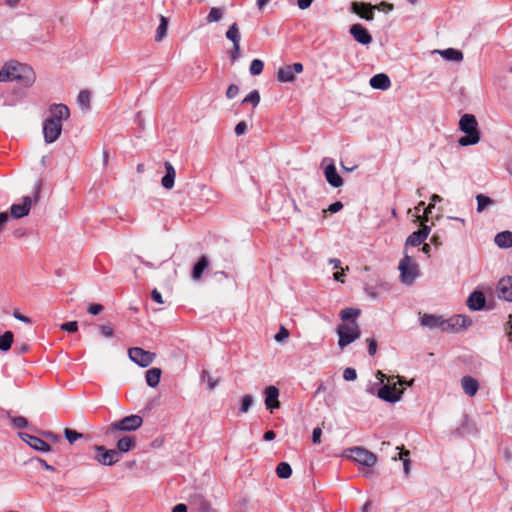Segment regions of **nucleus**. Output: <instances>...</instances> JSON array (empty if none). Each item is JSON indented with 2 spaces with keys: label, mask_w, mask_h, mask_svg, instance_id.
I'll return each instance as SVG.
<instances>
[{
  "label": "nucleus",
  "mask_w": 512,
  "mask_h": 512,
  "mask_svg": "<svg viewBox=\"0 0 512 512\" xmlns=\"http://www.w3.org/2000/svg\"><path fill=\"white\" fill-rule=\"evenodd\" d=\"M18 81L24 87H30L35 76L31 67L16 60L6 62L0 69V82Z\"/></svg>",
  "instance_id": "1"
},
{
  "label": "nucleus",
  "mask_w": 512,
  "mask_h": 512,
  "mask_svg": "<svg viewBox=\"0 0 512 512\" xmlns=\"http://www.w3.org/2000/svg\"><path fill=\"white\" fill-rule=\"evenodd\" d=\"M377 378L381 382H383L385 379H387L388 384L383 385L378 390L377 395L380 399L390 402V403H395V402L400 401L402 394H403V390L396 388V383L394 382V379H397V382L400 385L405 384V385L411 386L413 384V380L406 381L403 377H400V376L386 377V375L380 371L377 373Z\"/></svg>",
  "instance_id": "2"
},
{
  "label": "nucleus",
  "mask_w": 512,
  "mask_h": 512,
  "mask_svg": "<svg viewBox=\"0 0 512 512\" xmlns=\"http://www.w3.org/2000/svg\"><path fill=\"white\" fill-rule=\"evenodd\" d=\"M459 129L466 135L459 138L460 146L475 145L480 141L478 122L472 114H464L459 121Z\"/></svg>",
  "instance_id": "3"
},
{
  "label": "nucleus",
  "mask_w": 512,
  "mask_h": 512,
  "mask_svg": "<svg viewBox=\"0 0 512 512\" xmlns=\"http://www.w3.org/2000/svg\"><path fill=\"white\" fill-rule=\"evenodd\" d=\"M398 269L401 282L408 286L420 276L419 265L407 254L400 260Z\"/></svg>",
  "instance_id": "4"
},
{
  "label": "nucleus",
  "mask_w": 512,
  "mask_h": 512,
  "mask_svg": "<svg viewBox=\"0 0 512 512\" xmlns=\"http://www.w3.org/2000/svg\"><path fill=\"white\" fill-rule=\"evenodd\" d=\"M337 334L339 337L338 345L340 349H344L360 337L361 331L357 321H350L340 324L337 327Z\"/></svg>",
  "instance_id": "5"
},
{
  "label": "nucleus",
  "mask_w": 512,
  "mask_h": 512,
  "mask_svg": "<svg viewBox=\"0 0 512 512\" xmlns=\"http://www.w3.org/2000/svg\"><path fill=\"white\" fill-rule=\"evenodd\" d=\"M143 423V419L139 415H129L121 419L120 421H115L109 425L107 428L108 434H114L119 431L123 432H131L137 430L141 427Z\"/></svg>",
  "instance_id": "6"
},
{
  "label": "nucleus",
  "mask_w": 512,
  "mask_h": 512,
  "mask_svg": "<svg viewBox=\"0 0 512 512\" xmlns=\"http://www.w3.org/2000/svg\"><path fill=\"white\" fill-rule=\"evenodd\" d=\"M347 452L349 458H351L356 463L366 467L374 466L377 461L376 455L374 453L362 447H353L350 448Z\"/></svg>",
  "instance_id": "7"
},
{
  "label": "nucleus",
  "mask_w": 512,
  "mask_h": 512,
  "mask_svg": "<svg viewBox=\"0 0 512 512\" xmlns=\"http://www.w3.org/2000/svg\"><path fill=\"white\" fill-rule=\"evenodd\" d=\"M93 448L96 451L94 459L101 465L111 466L121 458L115 449H106L102 445H95Z\"/></svg>",
  "instance_id": "8"
},
{
  "label": "nucleus",
  "mask_w": 512,
  "mask_h": 512,
  "mask_svg": "<svg viewBox=\"0 0 512 512\" xmlns=\"http://www.w3.org/2000/svg\"><path fill=\"white\" fill-rule=\"evenodd\" d=\"M128 356L131 361L135 362L141 367L149 366L155 358L154 353L146 351L139 347L130 348L128 350Z\"/></svg>",
  "instance_id": "9"
},
{
  "label": "nucleus",
  "mask_w": 512,
  "mask_h": 512,
  "mask_svg": "<svg viewBox=\"0 0 512 512\" xmlns=\"http://www.w3.org/2000/svg\"><path fill=\"white\" fill-rule=\"evenodd\" d=\"M38 199V194L36 193L34 199L30 196H24L22 198V203L13 204L10 207V214L13 218L19 219L27 216L30 212L32 204L36 202Z\"/></svg>",
  "instance_id": "10"
},
{
  "label": "nucleus",
  "mask_w": 512,
  "mask_h": 512,
  "mask_svg": "<svg viewBox=\"0 0 512 512\" xmlns=\"http://www.w3.org/2000/svg\"><path fill=\"white\" fill-rule=\"evenodd\" d=\"M445 331L446 332H459L468 328L472 324V320L462 314L454 315L448 319H445Z\"/></svg>",
  "instance_id": "11"
},
{
  "label": "nucleus",
  "mask_w": 512,
  "mask_h": 512,
  "mask_svg": "<svg viewBox=\"0 0 512 512\" xmlns=\"http://www.w3.org/2000/svg\"><path fill=\"white\" fill-rule=\"evenodd\" d=\"M62 132V124L56 123L52 120L45 119L43 123V134L46 143L55 142Z\"/></svg>",
  "instance_id": "12"
},
{
  "label": "nucleus",
  "mask_w": 512,
  "mask_h": 512,
  "mask_svg": "<svg viewBox=\"0 0 512 512\" xmlns=\"http://www.w3.org/2000/svg\"><path fill=\"white\" fill-rule=\"evenodd\" d=\"M70 116L69 108L64 104H53L49 109V117L47 119L56 123H61L67 120Z\"/></svg>",
  "instance_id": "13"
},
{
  "label": "nucleus",
  "mask_w": 512,
  "mask_h": 512,
  "mask_svg": "<svg viewBox=\"0 0 512 512\" xmlns=\"http://www.w3.org/2000/svg\"><path fill=\"white\" fill-rule=\"evenodd\" d=\"M497 296L508 302H512V276H506L499 280Z\"/></svg>",
  "instance_id": "14"
},
{
  "label": "nucleus",
  "mask_w": 512,
  "mask_h": 512,
  "mask_svg": "<svg viewBox=\"0 0 512 512\" xmlns=\"http://www.w3.org/2000/svg\"><path fill=\"white\" fill-rule=\"evenodd\" d=\"M264 396H265V406L268 410L273 411L274 409H277L280 407L279 402V390L276 386H268L264 390Z\"/></svg>",
  "instance_id": "15"
},
{
  "label": "nucleus",
  "mask_w": 512,
  "mask_h": 512,
  "mask_svg": "<svg viewBox=\"0 0 512 512\" xmlns=\"http://www.w3.org/2000/svg\"><path fill=\"white\" fill-rule=\"evenodd\" d=\"M350 34L358 43L362 45H368L372 42V36L361 24H353L350 27Z\"/></svg>",
  "instance_id": "16"
},
{
  "label": "nucleus",
  "mask_w": 512,
  "mask_h": 512,
  "mask_svg": "<svg viewBox=\"0 0 512 512\" xmlns=\"http://www.w3.org/2000/svg\"><path fill=\"white\" fill-rule=\"evenodd\" d=\"M352 11L367 21L374 19V7L371 4L363 2H353L351 5Z\"/></svg>",
  "instance_id": "17"
},
{
  "label": "nucleus",
  "mask_w": 512,
  "mask_h": 512,
  "mask_svg": "<svg viewBox=\"0 0 512 512\" xmlns=\"http://www.w3.org/2000/svg\"><path fill=\"white\" fill-rule=\"evenodd\" d=\"M421 325L428 327L429 329H441L442 331H445L446 322L441 316L424 314L421 317Z\"/></svg>",
  "instance_id": "18"
},
{
  "label": "nucleus",
  "mask_w": 512,
  "mask_h": 512,
  "mask_svg": "<svg viewBox=\"0 0 512 512\" xmlns=\"http://www.w3.org/2000/svg\"><path fill=\"white\" fill-rule=\"evenodd\" d=\"M324 175L327 182L335 188L342 186L343 180L340 175L337 173L336 167L334 163L331 161L324 169Z\"/></svg>",
  "instance_id": "19"
},
{
  "label": "nucleus",
  "mask_w": 512,
  "mask_h": 512,
  "mask_svg": "<svg viewBox=\"0 0 512 512\" xmlns=\"http://www.w3.org/2000/svg\"><path fill=\"white\" fill-rule=\"evenodd\" d=\"M486 303L485 296L480 291H474L470 294L467 300L468 307L473 311H478L484 308Z\"/></svg>",
  "instance_id": "20"
},
{
  "label": "nucleus",
  "mask_w": 512,
  "mask_h": 512,
  "mask_svg": "<svg viewBox=\"0 0 512 512\" xmlns=\"http://www.w3.org/2000/svg\"><path fill=\"white\" fill-rule=\"evenodd\" d=\"M164 166L166 174L162 177L161 184L165 189L170 190L174 186L176 171L169 161H166Z\"/></svg>",
  "instance_id": "21"
},
{
  "label": "nucleus",
  "mask_w": 512,
  "mask_h": 512,
  "mask_svg": "<svg viewBox=\"0 0 512 512\" xmlns=\"http://www.w3.org/2000/svg\"><path fill=\"white\" fill-rule=\"evenodd\" d=\"M369 84L373 89L387 90L391 86V81L386 74L379 73L370 79Z\"/></svg>",
  "instance_id": "22"
},
{
  "label": "nucleus",
  "mask_w": 512,
  "mask_h": 512,
  "mask_svg": "<svg viewBox=\"0 0 512 512\" xmlns=\"http://www.w3.org/2000/svg\"><path fill=\"white\" fill-rule=\"evenodd\" d=\"M461 385L465 394H467L470 397L475 396L479 389L478 381L471 376H464L461 379Z\"/></svg>",
  "instance_id": "23"
},
{
  "label": "nucleus",
  "mask_w": 512,
  "mask_h": 512,
  "mask_svg": "<svg viewBox=\"0 0 512 512\" xmlns=\"http://www.w3.org/2000/svg\"><path fill=\"white\" fill-rule=\"evenodd\" d=\"M434 52L440 54L441 57L447 61L461 62L464 58L463 53L460 50L454 48L435 50Z\"/></svg>",
  "instance_id": "24"
},
{
  "label": "nucleus",
  "mask_w": 512,
  "mask_h": 512,
  "mask_svg": "<svg viewBox=\"0 0 512 512\" xmlns=\"http://www.w3.org/2000/svg\"><path fill=\"white\" fill-rule=\"evenodd\" d=\"M495 244L500 248L512 247V232L502 231L495 236Z\"/></svg>",
  "instance_id": "25"
},
{
  "label": "nucleus",
  "mask_w": 512,
  "mask_h": 512,
  "mask_svg": "<svg viewBox=\"0 0 512 512\" xmlns=\"http://www.w3.org/2000/svg\"><path fill=\"white\" fill-rule=\"evenodd\" d=\"M136 445L135 439L130 436H124L117 441V452L120 453H126L130 451L132 448H134Z\"/></svg>",
  "instance_id": "26"
},
{
  "label": "nucleus",
  "mask_w": 512,
  "mask_h": 512,
  "mask_svg": "<svg viewBox=\"0 0 512 512\" xmlns=\"http://www.w3.org/2000/svg\"><path fill=\"white\" fill-rule=\"evenodd\" d=\"M162 371L160 368H151L146 372V383L149 387H156L160 382Z\"/></svg>",
  "instance_id": "27"
},
{
  "label": "nucleus",
  "mask_w": 512,
  "mask_h": 512,
  "mask_svg": "<svg viewBox=\"0 0 512 512\" xmlns=\"http://www.w3.org/2000/svg\"><path fill=\"white\" fill-rule=\"evenodd\" d=\"M209 261L206 256L200 257L198 262L193 267L192 277L194 280H199L202 277L204 270L208 267Z\"/></svg>",
  "instance_id": "28"
},
{
  "label": "nucleus",
  "mask_w": 512,
  "mask_h": 512,
  "mask_svg": "<svg viewBox=\"0 0 512 512\" xmlns=\"http://www.w3.org/2000/svg\"><path fill=\"white\" fill-rule=\"evenodd\" d=\"M277 78L280 82L290 83L295 80V74L291 66L287 65L278 70Z\"/></svg>",
  "instance_id": "29"
},
{
  "label": "nucleus",
  "mask_w": 512,
  "mask_h": 512,
  "mask_svg": "<svg viewBox=\"0 0 512 512\" xmlns=\"http://www.w3.org/2000/svg\"><path fill=\"white\" fill-rule=\"evenodd\" d=\"M360 310L355 308H344L340 312V318L343 323H347L350 321H356V318L359 316Z\"/></svg>",
  "instance_id": "30"
},
{
  "label": "nucleus",
  "mask_w": 512,
  "mask_h": 512,
  "mask_svg": "<svg viewBox=\"0 0 512 512\" xmlns=\"http://www.w3.org/2000/svg\"><path fill=\"white\" fill-rule=\"evenodd\" d=\"M14 341V334L12 331H6L3 335L0 336V350L2 352H7Z\"/></svg>",
  "instance_id": "31"
},
{
  "label": "nucleus",
  "mask_w": 512,
  "mask_h": 512,
  "mask_svg": "<svg viewBox=\"0 0 512 512\" xmlns=\"http://www.w3.org/2000/svg\"><path fill=\"white\" fill-rule=\"evenodd\" d=\"M476 201H477V209L476 210L478 213H482L487 207L494 204L493 199H491L490 197L483 195V194H478L476 196Z\"/></svg>",
  "instance_id": "32"
},
{
  "label": "nucleus",
  "mask_w": 512,
  "mask_h": 512,
  "mask_svg": "<svg viewBox=\"0 0 512 512\" xmlns=\"http://www.w3.org/2000/svg\"><path fill=\"white\" fill-rule=\"evenodd\" d=\"M31 441L32 442L29 444V446L37 451L49 452L51 450V446L39 437L35 436V438L31 439Z\"/></svg>",
  "instance_id": "33"
},
{
  "label": "nucleus",
  "mask_w": 512,
  "mask_h": 512,
  "mask_svg": "<svg viewBox=\"0 0 512 512\" xmlns=\"http://www.w3.org/2000/svg\"><path fill=\"white\" fill-rule=\"evenodd\" d=\"M276 474L281 479H287L292 474L291 466L287 462H280L276 468Z\"/></svg>",
  "instance_id": "34"
},
{
  "label": "nucleus",
  "mask_w": 512,
  "mask_h": 512,
  "mask_svg": "<svg viewBox=\"0 0 512 512\" xmlns=\"http://www.w3.org/2000/svg\"><path fill=\"white\" fill-rule=\"evenodd\" d=\"M167 28H168L167 18L164 16H160V23L156 30V36H155L156 41H161L166 36Z\"/></svg>",
  "instance_id": "35"
},
{
  "label": "nucleus",
  "mask_w": 512,
  "mask_h": 512,
  "mask_svg": "<svg viewBox=\"0 0 512 512\" xmlns=\"http://www.w3.org/2000/svg\"><path fill=\"white\" fill-rule=\"evenodd\" d=\"M226 37L227 39H229L230 41L233 42V44H238L240 43V33H239V28H238V25L236 23H233L227 30L226 32Z\"/></svg>",
  "instance_id": "36"
},
{
  "label": "nucleus",
  "mask_w": 512,
  "mask_h": 512,
  "mask_svg": "<svg viewBox=\"0 0 512 512\" xmlns=\"http://www.w3.org/2000/svg\"><path fill=\"white\" fill-rule=\"evenodd\" d=\"M253 403H254V397L252 395H249V394L244 395L240 400L239 412L242 414L247 413L251 409Z\"/></svg>",
  "instance_id": "37"
},
{
  "label": "nucleus",
  "mask_w": 512,
  "mask_h": 512,
  "mask_svg": "<svg viewBox=\"0 0 512 512\" xmlns=\"http://www.w3.org/2000/svg\"><path fill=\"white\" fill-rule=\"evenodd\" d=\"M7 417L11 420V423H12L14 428L24 429V428L28 427V421L23 416H15V417H13V416H11L10 412H7Z\"/></svg>",
  "instance_id": "38"
},
{
  "label": "nucleus",
  "mask_w": 512,
  "mask_h": 512,
  "mask_svg": "<svg viewBox=\"0 0 512 512\" xmlns=\"http://www.w3.org/2000/svg\"><path fill=\"white\" fill-rule=\"evenodd\" d=\"M77 102L82 109L88 110L90 108V93L87 90L80 91Z\"/></svg>",
  "instance_id": "39"
},
{
  "label": "nucleus",
  "mask_w": 512,
  "mask_h": 512,
  "mask_svg": "<svg viewBox=\"0 0 512 512\" xmlns=\"http://www.w3.org/2000/svg\"><path fill=\"white\" fill-rule=\"evenodd\" d=\"M201 379L206 381L207 388L213 390L219 384V379L212 377L208 371L203 370L201 373Z\"/></svg>",
  "instance_id": "40"
},
{
  "label": "nucleus",
  "mask_w": 512,
  "mask_h": 512,
  "mask_svg": "<svg viewBox=\"0 0 512 512\" xmlns=\"http://www.w3.org/2000/svg\"><path fill=\"white\" fill-rule=\"evenodd\" d=\"M410 452L405 449H401L398 453V459L403 461V470L406 475L410 473V460H409Z\"/></svg>",
  "instance_id": "41"
},
{
  "label": "nucleus",
  "mask_w": 512,
  "mask_h": 512,
  "mask_svg": "<svg viewBox=\"0 0 512 512\" xmlns=\"http://www.w3.org/2000/svg\"><path fill=\"white\" fill-rule=\"evenodd\" d=\"M223 17V10L221 8H211L209 14L206 17L208 23L218 22Z\"/></svg>",
  "instance_id": "42"
},
{
  "label": "nucleus",
  "mask_w": 512,
  "mask_h": 512,
  "mask_svg": "<svg viewBox=\"0 0 512 512\" xmlns=\"http://www.w3.org/2000/svg\"><path fill=\"white\" fill-rule=\"evenodd\" d=\"M424 241L425 239L423 238V235H421L420 232L415 231L407 238L406 245L416 247L422 244Z\"/></svg>",
  "instance_id": "43"
},
{
  "label": "nucleus",
  "mask_w": 512,
  "mask_h": 512,
  "mask_svg": "<svg viewBox=\"0 0 512 512\" xmlns=\"http://www.w3.org/2000/svg\"><path fill=\"white\" fill-rule=\"evenodd\" d=\"M263 68H264L263 61L260 59H254L250 64L249 71H250L251 75L256 76V75H259L262 73Z\"/></svg>",
  "instance_id": "44"
},
{
  "label": "nucleus",
  "mask_w": 512,
  "mask_h": 512,
  "mask_svg": "<svg viewBox=\"0 0 512 512\" xmlns=\"http://www.w3.org/2000/svg\"><path fill=\"white\" fill-rule=\"evenodd\" d=\"M64 435L70 444L83 437V434L69 428L64 430Z\"/></svg>",
  "instance_id": "45"
},
{
  "label": "nucleus",
  "mask_w": 512,
  "mask_h": 512,
  "mask_svg": "<svg viewBox=\"0 0 512 512\" xmlns=\"http://www.w3.org/2000/svg\"><path fill=\"white\" fill-rule=\"evenodd\" d=\"M260 102V94L258 90L251 91L244 99L243 103H251L253 106H257Z\"/></svg>",
  "instance_id": "46"
},
{
  "label": "nucleus",
  "mask_w": 512,
  "mask_h": 512,
  "mask_svg": "<svg viewBox=\"0 0 512 512\" xmlns=\"http://www.w3.org/2000/svg\"><path fill=\"white\" fill-rule=\"evenodd\" d=\"M61 330L67 331V332H76L78 330V322L77 321H70L65 322L61 325Z\"/></svg>",
  "instance_id": "47"
},
{
  "label": "nucleus",
  "mask_w": 512,
  "mask_h": 512,
  "mask_svg": "<svg viewBox=\"0 0 512 512\" xmlns=\"http://www.w3.org/2000/svg\"><path fill=\"white\" fill-rule=\"evenodd\" d=\"M288 337H289V331L284 326H281L279 331L275 334L274 339L277 342H282L283 340L287 339Z\"/></svg>",
  "instance_id": "48"
},
{
  "label": "nucleus",
  "mask_w": 512,
  "mask_h": 512,
  "mask_svg": "<svg viewBox=\"0 0 512 512\" xmlns=\"http://www.w3.org/2000/svg\"><path fill=\"white\" fill-rule=\"evenodd\" d=\"M343 378L346 381H354L357 378V373L354 368H346L343 372Z\"/></svg>",
  "instance_id": "49"
},
{
  "label": "nucleus",
  "mask_w": 512,
  "mask_h": 512,
  "mask_svg": "<svg viewBox=\"0 0 512 512\" xmlns=\"http://www.w3.org/2000/svg\"><path fill=\"white\" fill-rule=\"evenodd\" d=\"M238 92H239L238 86L235 84H231L226 91V97L228 99H233L237 96Z\"/></svg>",
  "instance_id": "50"
},
{
  "label": "nucleus",
  "mask_w": 512,
  "mask_h": 512,
  "mask_svg": "<svg viewBox=\"0 0 512 512\" xmlns=\"http://www.w3.org/2000/svg\"><path fill=\"white\" fill-rule=\"evenodd\" d=\"M374 9H377L379 11H392L394 9L393 4L387 3V2H381L377 5H373Z\"/></svg>",
  "instance_id": "51"
},
{
  "label": "nucleus",
  "mask_w": 512,
  "mask_h": 512,
  "mask_svg": "<svg viewBox=\"0 0 512 512\" xmlns=\"http://www.w3.org/2000/svg\"><path fill=\"white\" fill-rule=\"evenodd\" d=\"M87 311L92 315H98L103 311V306L101 304H91L88 306Z\"/></svg>",
  "instance_id": "52"
},
{
  "label": "nucleus",
  "mask_w": 512,
  "mask_h": 512,
  "mask_svg": "<svg viewBox=\"0 0 512 512\" xmlns=\"http://www.w3.org/2000/svg\"><path fill=\"white\" fill-rule=\"evenodd\" d=\"M321 435H322V430H321V428H319V427L314 428V429H313V432H312V442H313L314 444H318V443H320Z\"/></svg>",
  "instance_id": "53"
},
{
  "label": "nucleus",
  "mask_w": 512,
  "mask_h": 512,
  "mask_svg": "<svg viewBox=\"0 0 512 512\" xmlns=\"http://www.w3.org/2000/svg\"><path fill=\"white\" fill-rule=\"evenodd\" d=\"M342 208H343L342 202L336 201V202L332 203L331 205H329L327 211H329L330 213H337Z\"/></svg>",
  "instance_id": "54"
},
{
  "label": "nucleus",
  "mask_w": 512,
  "mask_h": 512,
  "mask_svg": "<svg viewBox=\"0 0 512 512\" xmlns=\"http://www.w3.org/2000/svg\"><path fill=\"white\" fill-rule=\"evenodd\" d=\"M100 331L104 337H112L113 336V328L109 325L100 326Z\"/></svg>",
  "instance_id": "55"
},
{
  "label": "nucleus",
  "mask_w": 512,
  "mask_h": 512,
  "mask_svg": "<svg viewBox=\"0 0 512 512\" xmlns=\"http://www.w3.org/2000/svg\"><path fill=\"white\" fill-rule=\"evenodd\" d=\"M247 125L244 121L239 122L235 127V133L240 136L245 133Z\"/></svg>",
  "instance_id": "56"
},
{
  "label": "nucleus",
  "mask_w": 512,
  "mask_h": 512,
  "mask_svg": "<svg viewBox=\"0 0 512 512\" xmlns=\"http://www.w3.org/2000/svg\"><path fill=\"white\" fill-rule=\"evenodd\" d=\"M151 298L159 303V304H163L164 301H163V298H162V295L161 293L157 290V289H154L152 292H151Z\"/></svg>",
  "instance_id": "57"
},
{
  "label": "nucleus",
  "mask_w": 512,
  "mask_h": 512,
  "mask_svg": "<svg viewBox=\"0 0 512 512\" xmlns=\"http://www.w3.org/2000/svg\"><path fill=\"white\" fill-rule=\"evenodd\" d=\"M13 316H14V318H16L17 320L22 321V322H24V323H27V324L32 323V320H31L29 317H27V316H24V315L20 314L18 311H15V312L13 313Z\"/></svg>",
  "instance_id": "58"
},
{
  "label": "nucleus",
  "mask_w": 512,
  "mask_h": 512,
  "mask_svg": "<svg viewBox=\"0 0 512 512\" xmlns=\"http://www.w3.org/2000/svg\"><path fill=\"white\" fill-rule=\"evenodd\" d=\"M368 342H369L368 353H369V355L373 356L377 351L376 341L373 339H369Z\"/></svg>",
  "instance_id": "59"
},
{
  "label": "nucleus",
  "mask_w": 512,
  "mask_h": 512,
  "mask_svg": "<svg viewBox=\"0 0 512 512\" xmlns=\"http://www.w3.org/2000/svg\"><path fill=\"white\" fill-rule=\"evenodd\" d=\"M240 53V44H233V50L231 51V58L232 60H236Z\"/></svg>",
  "instance_id": "60"
},
{
  "label": "nucleus",
  "mask_w": 512,
  "mask_h": 512,
  "mask_svg": "<svg viewBox=\"0 0 512 512\" xmlns=\"http://www.w3.org/2000/svg\"><path fill=\"white\" fill-rule=\"evenodd\" d=\"M312 2H313V0H298L297 4L301 10H304V9L309 8Z\"/></svg>",
  "instance_id": "61"
},
{
  "label": "nucleus",
  "mask_w": 512,
  "mask_h": 512,
  "mask_svg": "<svg viewBox=\"0 0 512 512\" xmlns=\"http://www.w3.org/2000/svg\"><path fill=\"white\" fill-rule=\"evenodd\" d=\"M417 232H420V234L423 235V238L426 240L430 233V227L422 223V228Z\"/></svg>",
  "instance_id": "62"
},
{
  "label": "nucleus",
  "mask_w": 512,
  "mask_h": 512,
  "mask_svg": "<svg viewBox=\"0 0 512 512\" xmlns=\"http://www.w3.org/2000/svg\"><path fill=\"white\" fill-rule=\"evenodd\" d=\"M275 437H276V434L272 430H269V431L265 432L264 436H263L265 441H272V440L275 439Z\"/></svg>",
  "instance_id": "63"
},
{
  "label": "nucleus",
  "mask_w": 512,
  "mask_h": 512,
  "mask_svg": "<svg viewBox=\"0 0 512 512\" xmlns=\"http://www.w3.org/2000/svg\"><path fill=\"white\" fill-rule=\"evenodd\" d=\"M172 512H187V507L185 504H177Z\"/></svg>",
  "instance_id": "64"
}]
</instances>
